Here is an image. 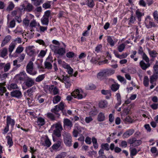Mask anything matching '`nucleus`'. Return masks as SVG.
Wrapping results in <instances>:
<instances>
[{
    "label": "nucleus",
    "instance_id": "f257e3e1",
    "mask_svg": "<svg viewBox=\"0 0 158 158\" xmlns=\"http://www.w3.org/2000/svg\"><path fill=\"white\" fill-rule=\"evenodd\" d=\"M64 106V104L62 102H60V104L55 106L53 109L51 110V111L53 113L55 114L51 113H48L47 114L48 118L52 121L56 120V117H59L60 116V114L58 113L59 110H62Z\"/></svg>",
    "mask_w": 158,
    "mask_h": 158
},
{
    "label": "nucleus",
    "instance_id": "f03ea898",
    "mask_svg": "<svg viewBox=\"0 0 158 158\" xmlns=\"http://www.w3.org/2000/svg\"><path fill=\"white\" fill-rule=\"evenodd\" d=\"M62 135L64 143L65 145L69 147L72 145V139L71 134L67 132L64 131L62 133Z\"/></svg>",
    "mask_w": 158,
    "mask_h": 158
},
{
    "label": "nucleus",
    "instance_id": "7ed1b4c3",
    "mask_svg": "<svg viewBox=\"0 0 158 158\" xmlns=\"http://www.w3.org/2000/svg\"><path fill=\"white\" fill-rule=\"evenodd\" d=\"M50 48L52 52L55 54H59L60 56L63 55L65 53V48H59V46L51 45Z\"/></svg>",
    "mask_w": 158,
    "mask_h": 158
},
{
    "label": "nucleus",
    "instance_id": "20e7f679",
    "mask_svg": "<svg viewBox=\"0 0 158 158\" xmlns=\"http://www.w3.org/2000/svg\"><path fill=\"white\" fill-rule=\"evenodd\" d=\"M83 129V127L79 126L78 124H75L74 128L72 132L73 136L75 138L77 137L78 134H81L82 131Z\"/></svg>",
    "mask_w": 158,
    "mask_h": 158
},
{
    "label": "nucleus",
    "instance_id": "39448f33",
    "mask_svg": "<svg viewBox=\"0 0 158 158\" xmlns=\"http://www.w3.org/2000/svg\"><path fill=\"white\" fill-rule=\"evenodd\" d=\"M24 3L22 5V8H23V11H26L27 12H31L33 9V6L32 4L29 3H28L27 1L24 2Z\"/></svg>",
    "mask_w": 158,
    "mask_h": 158
},
{
    "label": "nucleus",
    "instance_id": "423d86ee",
    "mask_svg": "<svg viewBox=\"0 0 158 158\" xmlns=\"http://www.w3.org/2000/svg\"><path fill=\"white\" fill-rule=\"evenodd\" d=\"M33 62L31 61H29L26 66V71L30 74L34 75L36 74L37 72H32L33 69Z\"/></svg>",
    "mask_w": 158,
    "mask_h": 158
},
{
    "label": "nucleus",
    "instance_id": "0eeeda50",
    "mask_svg": "<svg viewBox=\"0 0 158 158\" xmlns=\"http://www.w3.org/2000/svg\"><path fill=\"white\" fill-rule=\"evenodd\" d=\"M83 93V91L81 90L77 89L75 91L73 92L71 94L72 96L75 98H77L78 99H81L83 96L82 94Z\"/></svg>",
    "mask_w": 158,
    "mask_h": 158
},
{
    "label": "nucleus",
    "instance_id": "6e6552de",
    "mask_svg": "<svg viewBox=\"0 0 158 158\" xmlns=\"http://www.w3.org/2000/svg\"><path fill=\"white\" fill-rule=\"evenodd\" d=\"M34 46H29L26 47L25 52L27 55L30 56H34L35 54V50Z\"/></svg>",
    "mask_w": 158,
    "mask_h": 158
},
{
    "label": "nucleus",
    "instance_id": "1a4fd4ad",
    "mask_svg": "<svg viewBox=\"0 0 158 158\" xmlns=\"http://www.w3.org/2000/svg\"><path fill=\"white\" fill-rule=\"evenodd\" d=\"M25 85L28 88L31 87L35 84L34 79L27 77L24 81Z\"/></svg>",
    "mask_w": 158,
    "mask_h": 158
},
{
    "label": "nucleus",
    "instance_id": "9d476101",
    "mask_svg": "<svg viewBox=\"0 0 158 158\" xmlns=\"http://www.w3.org/2000/svg\"><path fill=\"white\" fill-rule=\"evenodd\" d=\"M28 77L24 71L20 72L15 76V78L17 80L24 81Z\"/></svg>",
    "mask_w": 158,
    "mask_h": 158
},
{
    "label": "nucleus",
    "instance_id": "9b49d317",
    "mask_svg": "<svg viewBox=\"0 0 158 158\" xmlns=\"http://www.w3.org/2000/svg\"><path fill=\"white\" fill-rule=\"evenodd\" d=\"M10 95L12 97L18 98H21L23 95L21 91L19 90H14L10 92Z\"/></svg>",
    "mask_w": 158,
    "mask_h": 158
},
{
    "label": "nucleus",
    "instance_id": "f8f14e48",
    "mask_svg": "<svg viewBox=\"0 0 158 158\" xmlns=\"http://www.w3.org/2000/svg\"><path fill=\"white\" fill-rule=\"evenodd\" d=\"M107 77V76L105 69L100 71L98 73L97 75L98 78L101 81L103 80Z\"/></svg>",
    "mask_w": 158,
    "mask_h": 158
},
{
    "label": "nucleus",
    "instance_id": "ddd939ff",
    "mask_svg": "<svg viewBox=\"0 0 158 158\" xmlns=\"http://www.w3.org/2000/svg\"><path fill=\"white\" fill-rule=\"evenodd\" d=\"M51 129L53 130L54 128H55L54 130L62 131L63 130V127L60 122H58L54 124L51 127Z\"/></svg>",
    "mask_w": 158,
    "mask_h": 158
},
{
    "label": "nucleus",
    "instance_id": "4468645a",
    "mask_svg": "<svg viewBox=\"0 0 158 158\" xmlns=\"http://www.w3.org/2000/svg\"><path fill=\"white\" fill-rule=\"evenodd\" d=\"M135 132V130L133 129H129L126 131L123 134L122 136L124 138H128L131 135Z\"/></svg>",
    "mask_w": 158,
    "mask_h": 158
},
{
    "label": "nucleus",
    "instance_id": "2eb2a0df",
    "mask_svg": "<svg viewBox=\"0 0 158 158\" xmlns=\"http://www.w3.org/2000/svg\"><path fill=\"white\" fill-rule=\"evenodd\" d=\"M15 121L14 119L11 118L10 116L8 115L7 116L6 119V125L8 126L10 125L12 127H13L15 125Z\"/></svg>",
    "mask_w": 158,
    "mask_h": 158
},
{
    "label": "nucleus",
    "instance_id": "dca6fc26",
    "mask_svg": "<svg viewBox=\"0 0 158 158\" xmlns=\"http://www.w3.org/2000/svg\"><path fill=\"white\" fill-rule=\"evenodd\" d=\"M139 65L143 70H145L150 66V64L149 62L146 63L143 60H142L139 62Z\"/></svg>",
    "mask_w": 158,
    "mask_h": 158
},
{
    "label": "nucleus",
    "instance_id": "f3484780",
    "mask_svg": "<svg viewBox=\"0 0 158 158\" xmlns=\"http://www.w3.org/2000/svg\"><path fill=\"white\" fill-rule=\"evenodd\" d=\"M64 68L67 69L68 73L70 75H72L73 72V69L69 64L67 63L64 64L63 65Z\"/></svg>",
    "mask_w": 158,
    "mask_h": 158
},
{
    "label": "nucleus",
    "instance_id": "a211bd4d",
    "mask_svg": "<svg viewBox=\"0 0 158 158\" xmlns=\"http://www.w3.org/2000/svg\"><path fill=\"white\" fill-rule=\"evenodd\" d=\"M61 131H59V130H54L52 134V139L53 140L54 142H55L56 141L54 137L53 136V135H54L60 138L61 137Z\"/></svg>",
    "mask_w": 158,
    "mask_h": 158
},
{
    "label": "nucleus",
    "instance_id": "6ab92c4d",
    "mask_svg": "<svg viewBox=\"0 0 158 158\" xmlns=\"http://www.w3.org/2000/svg\"><path fill=\"white\" fill-rule=\"evenodd\" d=\"M64 127L65 126L69 127L70 128L73 127L72 122L69 119L64 118L63 120Z\"/></svg>",
    "mask_w": 158,
    "mask_h": 158
},
{
    "label": "nucleus",
    "instance_id": "aec40b11",
    "mask_svg": "<svg viewBox=\"0 0 158 158\" xmlns=\"http://www.w3.org/2000/svg\"><path fill=\"white\" fill-rule=\"evenodd\" d=\"M7 54L8 50L6 48H4L0 50V57L4 58Z\"/></svg>",
    "mask_w": 158,
    "mask_h": 158
},
{
    "label": "nucleus",
    "instance_id": "412c9836",
    "mask_svg": "<svg viewBox=\"0 0 158 158\" xmlns=\"http://www.w3.org/2000/svg\"><path fill=\"white\" fill-rule=\"evenodd\" d=\"M36 123L37 125L40 127L43 126L45 123V120L44 118L42 117H40L37 118Z\"/></svg>",
    "mask_w": 158,
    "mask_h": 158
},
{
    "label": "nucleus",
    "instance_id": "4be33fe9",
    "mask_svg": "<svg viewBox=\"0 0 158 158\" xmlns=\"http://www.w3.org/2000/svg\"><path fill=\"white\" fill-rule=\"evenodd\" d=\"M11 36L10 35H8L6 36L4 39L2 41L1 46L2 47L4 46L6 44L9 42L11 39Z\"/></svg>",
    "mask_w": 158,
    "mask_h": 158
},
{
    "label": "nucleus",
    "instance_id": "5701e85b",
    "mask_svg": "<svg viewBox=\"0 0 158 158\" xmlns=\"http://www.w3.org/2000/svg\"><path fill=\"white\" fill-rule=\"evenodd\" d=\"M5 85V82L0 83V95L1 96L3 95L4 92L6 91V87L4 86Z\"/></svg>",
    "mask_w": 158,
    "mask_h": 158
},
{
    "label": "nucleus",
    "instance_id": "b1692460",
    "mask_svg": "<svg viewBox=\"0 0 158 158\" xmlns=\"http://www.w3.org/2000/svg\"><path fill=\"white\" fill-rule=\"evenodd\" d=\"M23 10V8H19L18 9L13 11L11 12V15L14 17L17 15H20V13L22 12Z\"/></svg>",
    "mask_w": 158,
    "mask_h": 158
},
{
    "label": "nucleus",
    "instance_id": "393cba45",
    "mask_svg": "<svg viewBox=\"0 0 158 158\" xmlns=\"http://www.w3.org/2000/svg\"><path fill=\"white\" fill-rule=\"evenodd\" d=\"M158 78V75L156 73H154L150 77V83L152 84H153L154 82L156 81Z\"/></svg>",
    "mask_w": 158,
    "mask_h": 158
},
{
    "label": "nucleus",
    "instance_id": "a878e982",
    "mask_svg": "<svg viewBox=\"0 0 158 158\" xmlns=\"http://www.w3.org/2000/svg\"><path fill=\"white\" fill-rule=\"evenodd\" d=\"M7 88L9 90H10L12 89H18V87L16 83H12L8 85Z\"/></svg>",
    "mask_w": 158,
    "mask_h": 158
},
{
    "label": "nucleus",
    "instance_id": "bb28decb",
    "mask_svg": "<svg viewBox=\"0 0 158 158\" xmlns=\"http://www.w3.org/2000/svg\"><path fill=\"white\" fill-rule=\"evenodd\" d=\"M119 87L120 85L118 83H116L111 85L110 86V89L112 91L115 92L119 89Z\"/></svg>",
    "mask_w": 158,
    "mask_h": 158
},
{
    "label": "nucleus",
    "instance_id": "cd10ccee",
    "mask_svg": "<svg viewBox=\"0 0 158 158\" xmlns=\"http://www.w3.org/2000/svg\"><path fill=\"white\" fill-rule=\"evenodd\" d=\"M62 141H58L56 143L53 144L52 148L53 150L57 149L61 146Z\"/></svg>",
    "mask_w": 158,
    "mask_h": 158
},
{
    "label": "nucleus",
    "instance_id": "c85d7f7f",
    "mask_svg": "<svg viewBox=\"0 0 158 158\" xmlns=\"http://www.w3.org/2000/svg\"><path fill=\"white\" fill-rule=\"evenodd\" d=\"M135 14L138 21H141V17L144 15V13L140 12L139 9H137L135 11Z\"/></svg>",
    "mask_w": 158,
    "mask_h": 158
},
{
    "label": "nucleus",
    "instance_id": "c756f323",
    "mask_svg": "<svg viewBox=\"0 0 158 158\" xmlns=\"http://www.w3.org/2000/svg\"><path fill=\"white\" fill-rule=\"evenodd\" d=\"M148 53L150 57L153 58L156 57L158 55V53L154 50L151 51L148 49Z\"/></svg>",
    "mask_w": 158,
    "mask_h": 158
},
{
    "label": "nucleus",
    "instance_id": "7c9ffc66",
    "mask_svg": "<svg viewBox=\"0 0 158 158\" xmlns=\"http://www.w3.org/2000/svg\"><path fill=\"white\" fill-rule=\"evenodd\" d=\"M115 96L118 101V102L116 104V105L117 106H118L120 105L121 104V97L120 93H118L116 94Z\"/></svg>",
    "mask_w": 158,
    "mask_h": 158
},
{
    "label": "nucleus",
    "instance_id": "2f4dec72",
    "mask_svg": "<svg viewBox=\"0 0 158 158\" xmlns=\"http://www.w3.org/2000/svg\"><path fill=\"white\" fill-rule=\"evenodd\" d=\"M32 3L35 6H39L43 2V0H31Z\"/></svg>",
    "mask_w": 158,
    "mask_h": 158
},
{
    "label": "nucleus",
    "instance_id": "473e14b6",
    "mask_svg": "<svg viewBox=\"0 0 158 158\" xmlns=\"http://www.w3.org/2000/svg\"><path fill=\"white\" fill-rule=\"evenodd\" d=\"M136 138L135 137H133L131 138L128 139L127 140L128 143L130 144V149H131L133 147L135 141V140Z\"/></svg>",
    "mask_w": 158,
    "mask_h": 158
},
{
    "label": "nucleus",
    "instance_id": "72a5a7b5",
    "mask_svg": "<svg viewBox=\"0 0 158 158\" xmlns=\"http://www.w3.org/2000/svg\"><path fill=\"white\" fill-rule=\"evenodd\" d=\"M108 103L107 101L104 100L100 102L99 103V106L101 108H104L107 106Z\"/></svg>",
    "mask_w": 158,
    "mask_h": 158
},
{
    "label": "nucleus",
    "instance_id": "f704fd0d",
    "mask_svg": "<svg viewBox=\"0 0 158 158\" xmlns=\"http://www.w3.org/2000/svg\"><path fill=\"white\" fill-rule=\"evenodd\" d=\"M105 116L104 114L101 112L98 115V119L99 121L102 122L105 120Z\"/></svg>",
    "mask_w": 158,
    "mask_h": 158
},
{
    "label": "nucleus",
    "instance_id": "c9c22d12",
    "mask_svg": "<svg viewBox=\"0 0 158 158\" xmlns=\"http://www.w3.org/2000/svg\"><path fill=\"white\" fill-rule=\"evenodd\" d=\"M41 22L43 25L47 26L48 24L49 19L43 16L41 19Z\"/></svg>",
    "mask_w": 158,
    "mask_h": 158
},
{
    "label": "nucleus",
    "instance_id": "e433bc0d",
    "mask_svg": "<svg viewBox=\"0 0 158 158\" xmlns=\"http://www.w3.org/2000/svg\"><path fill=\"white\" fill-rule=\"evenodd\" d=\"M44 146L48 148L51 145V142L48 136H47L44 140Z\"/></svg>",
    "mask_w": 158,
    "mask_h": 158
},
{
    "label": "nucleus",
    "instance_id": "4c0bfd02",
    "mask_svg": "<svg viewBox=\"0 0 158 158\" xmlns=\"http://www.w3.org/2000/svg\"><path fill=\"white\" fill-rule=\"evenodd\" d=\"M51 2L47 1L42 5V7L44 9H49L51 8Z\"/></svg>",
    "mask_w": 158,
    "mask_h": 158
},
{
    "label": "nucleus",
    "instance_id": "58836bf2",
    "mask_svg": "<svg viewBox=\"0 0 158 158\" xmlns=\"http://www.w3.org/2000/svg\"><path fill=\"white\" fill-rule=\"evenodd\" d=\"M130 156L131 157L135 156L138 152L139 151H137L135 148H132L130 149Z\"/></svg>",
    "mask_w": 158,
    "mask_h": 158
},
{
    "label": "nucleus",
    "instance_id": "ea45409f",
    "mask_svg": "<svg viewBox=\"0 0 158 158\" xmlns=\"http://www.w3.org/2000/svg\"><path fill=\"white\" fill-rule=\"evenodd\" d=\"M15 5L12 2H10L9 3V4L8 7L6 9V10L7 11H10L14 8Z\"/></svg>",
    "mask_w": 158,
    "mask_h": 158
},
{
    "label": "nucleus",
    "instance_id": "a19ab883",
    "mask_svg": "<svg viewBox=\"0 0 158 158\" xmlns=\"http://www.w3.org/2000/svg\"><path fill=\"white\" fill-rule=\"evenodd\" d=\"M107 41L109 43L111 47H113L114 45V43L110 36H108L107 37Z\"/></svg>",
    "mask_w": 158,
    "mask_h": 158
},
{
    "label": "nucleus",
    "instance_id": "79ce46f5",
    "mask_svg": "<svg viewBox=\"0 0 158 158\" xmlns=\"http://www.w3.org/2000/svg\"><path fill=\"white\" fill-rule=\"evenodd\" d=\"M45 77V74H42L38 76L35 79V81L37 82H40L43 80Z\"/></svg>",
    "mask_w": 158,
    "mask_h": 158
},
{
    "label": "nucleus",
    "instance_id": "37998d69",
    "mask_svg": "<svg viewBox=\"0 0 158 158\" xmlns=\"http://www.w3.org/2000/svg\"><path fill=\"white\" fill-rule=\"evenodd\" d=\"M16 44L15 43H11L9 47V52L11 54L15 47Z\"/></svg>",
    "mask_w": 158,
    "mask_h": 158
},
{
    "label": "nucleus",
    "instance_id": "c03bdc74",
    "mask_svg": "<svg viewBox=\"0 0 158 158\" xmlns=\"http://www.w3.org/2000/svg\"><path fill=\"white\" fill-rule=\"evenodd\" d=\"M61 99V97L59 95H56L54 97L53 100V102L54 104L57 103Z\"/></svg>",
    "mask_w": 158,
    "mask_h": 158
},
{
    "label": "nucleus",
    "instance_id": "a18cd8bd",
    "mask_svg": "<svg viewBox=\"0 0 158 158\" xmlns=\"http://www.w3.org/2000/svg\"><path fill=\"white\" fill-rule=\"evenodd\" d=\"M86 5L90 8H93L95 4L93 0H87Z\"/></svg>",
    "mask_w": 158,
    "mask_h": 158
},
{
    "label": "nucleus",
    "instance_id": "49530a36",
    "mask_svg": "<svg viewBox=\"0 0 158 158\" xmlns=\"http://www.w3.org/2000/svg\"><path fill=\"white\" fill-rule=\"evenodd\" d=\"M149 80L148 76L144 77L143 81V84L145 87H148L149 85Z\"/></svg>",
    "mask_w": 158,
    "mask_h": 158
},
{
    "label": "nucleus",
    "instance_id": "de8ad7c7",
    "mask_svg": "<svg viewBox=\"0 0 158 158\" xmlns=\"http://www.w3.org/2000/svg\"><path fill=\"white\" fill-rule=\"evenodd\" d=\"M102 44H98L96 47L95 51L97 53H99L102 52Z\"/></svg>",
    "mask_w": 158,
    "mask_h": 158
},
{
    "label": "nucleus",
    "instance_id": "09e8293b",
    "mask_svg": "<svg viewBox=\"0 0 158 158\" xmlns=\"http://www.w3.org/2000/svg\"><path fill=\"white\" fill-rule=\"evenodd\" d=\"M95 88L94 85L92 84H88L85 86V89L87 90H92L94 89Z\"/></svg>",
    "mask_w": 158,
    "mask_h": 158
},
{
    "label": "nucleus",
    "instance_id": "8fccbe9b",
    "mask_svg": "<svg viewBox=\"0 0 158 158\" xmlns=\"http://www.w3.org/2000/svg\"><path fill=\"white\" fill-rule=\"evenodd\" d=\"M125 45L123 43L120 44L118 47V49L119 52H122L125 49Z\"/></svg>",
    "mask_w": 158,
    "mask_h": 158
},
{
    "label": "nucleus",
    "instance_id": "3c124183",
    "mask_svg": "<svg viewBox=\"0 0 158 158\" xmlns=\"http://www.w3.org/2000/svg\"><path fill=\"white\" fill-rule=\"evenodd\" d=\"M6 138L7 139V143L9 146V148H10L13 145V142L12 138L9 136H7Z\"/></svg>",
    "mask_w": 158,
    "mask_h": 158
},
{
    "label": "nucleus",
    "instance_id": "603ef678",
    "mask_svg": "<svg viewBox=\"0 0 158 158\" xmlns=\"http://www.w3.org/2000/svg\"><path fill=\"white\" fill-rule=\"evenodd\" d=\"M72 75L70 76H64L63 75V82H70V76H72Z\"/></svg>",
    "mask_w": 158,
    "mask_h": 158
},
{
    "label": "nucleus",
    "instance_id": "864d4df0",
    "mask_svg": "<svg viewBox=\"0 0 158 158\" xmlns=\"http://www.w3.org/2000/svg\"><path fill=\"white\" fill-rule=\"evenodd\" d=\"M107 77L110 76L114 73V71L111 69H105Z\"/></svg>",
    "mask_w": 158,
    "mask_h": 158
},
{
    "label": "nucleus",
    "instance_id": "5fc2aeb1",
    "mask_svg": "<svg viewBox=\"0 0 158 158\" xmlns=\"http://www.w3.org/2000/svg\"><path fill=\"white\" fill-rule=\"evenodd\" d=\"M66 155V152H62L57 155L55 158H64Z\"/></svg>",
    "mask_w": 158,
    "mask_h": 158
},
{
    "label": "nucleus",
    "instance_id": "6e6d98bb",
    "mask_svg": "<svg viewBox=\"0 0 158 158\" xmlns=\"http://www.w3.org/2000/svg\"><path fill=\"white\" fill-rule=\"evenodd\" d=\"M101 147L103 150H106V151H108L110 149L109 145L107 143H102L101 145Z\"/></svg>",
    "mask_w": 158,
    "mask_h": 158
},
{
    "label": "nucleus",
    "instance_id": "4d7b16f0",
    "mask_svg": "<svg viewBox=\"0 0 158 158\" xmlns=\"http://www.w3.org/2000/svg\"><path fill=\"white\" fill-rule=\"evenodd\" d=\"M17 62L18 61L17 60H15L13 61V65L15 66V67L13 68V70L17 69L21 66V64H17Z\"/></svg>",
    "mask_w": 158,
    "mask_h": 158
},
{
    "label": "nucleus",
    "instance_id": "13d9d810",
    "mask_svg": "<svg viewBox=\"0 0 158 158\" xmlns=\"http://www.w3.org/2000/svg\"><path fill=\"white\" fill-rule=\"evenodd\" d=\"M44 65L45 68L48 69H51L52 67V65L49 62H45L44 63Z\"/></svg>",
    "mask_w": 158,
    "mask_h": 158
},
{
    "label": "nucleus",
    "instance_id": "bf43d9fd",
    "mask_svg": "<svg viewBox=\"0 0 158 158\" xmlns=\"http://www.w3.org/2000/svg\"><path fill=\"white\" fill-rule=\"evenodd\" d=\"M101 93L103 95H110V96L111 95V91L110 90L102 89L101 90Z\"/></svg>",
    "mask_w": 158,
    "mask_h": 158
},
{
    "label": "nucleus",
    "instance_id": "052dcab7",
    "mask_svg": "<svg viewBox=\"0 0 158 158\" xmlns=\"http://www.w3.org/2000/svg\"><path fill=\"white\" fill-rule=\"evenodd\" d=\"M156 25L154 22L149 21L148 24H147L146 25V26L148 28H151L152 27H155Z\"/></svg>",
    "mask_w": 158,
    "mask_h": 158
},
{
    "label": "nucleus",
    "instance_id": "680f3d73",
    "mask_svg": "<svg viewBox=\"0 0 158 158\" xmlns=\"http://www.w3.org/2000/svg\"><path fill=\"white\" fill-rule=\"evenodd\" d=\"M142 143V141L140 140H137L135 139L133 147H137L140 145Z\"/></svg>",
    "mask_w": 158,
    "mask_h": 158
},
{
    "label": "nucleus",
    "instance_id": "e2e57ef3",
    "mask_svg": "<svg viewBox=\"0 0 158 158\" xmlns=\"http://www.w3.org/2000/svg\"><path fill=\"white\" fill-rule=\"evenodd\" d=\"M51 12L50 10H47L44 12L43 17L49 19L50 17L51 16Z\"/></svg>",
    "mask_w": 158,
    "mask_h": 158
},
{
    "label": "nucleus",
    "instance_id": "0e129e2a",
    "mask_svg": "<svg viewBox=\"0 0 158 158\" xmlns=\"http://www.w3.org/2000/svg\"><path fill=\"white\" fill-rule=\"evenodd\" d=\"M37 26V23L35 20H32L30 23V27H35Z\"/></svg>",
    "mask_w": 158,
    "mask_h": 158
},
{
    "label": "nucleus",
    "instance_id": "69168bd1",
    "mask_svg": "<svg viewBox=\"0 0 158 158\" xmlns=\"http://www.w3.org/2000/svg\"><path fill=\"white\" fill-rule=\"evenodd\" d=\"M142 57L143 59L146 62H149V58L145 53H143Z\"/></svg>",
    "mask_w": 158,
    "mask_h": 158
},
{
    "label": "nucleus",
    "instance_id": "338daca9",
    "mask_svg": "<svg viewBox=\"0 0 158 158\" xmlns=\"http://www.w3.org/2000/svg\"><path fill=\"white\" fill-rule=\"evenodd\" d=\"M124 120L125 122H128L130 123H132L133 122V120L129 116H127L124 119Z\"/></svg>",
    "mask_w": 158,
    "mask_h": 158
},
{
    "label": "nucleus",
    "instance_id": "774afa93",
    "mask_svg": "<svg viewBox=\"0 0 158 158\" xmlns=\"http://www.w3.org/2000/svg\"><path fill=\"white\" fill-rule=\"evenodd\" d=\"M153 17L155 20L158 23V14L157 10H155L153 13Z\"/></svg>",
    "mask_w": 158,
    "mask_h": 158
}]
</instances>
